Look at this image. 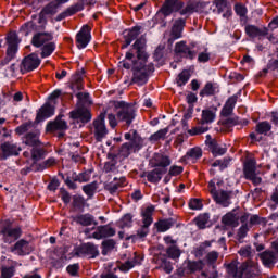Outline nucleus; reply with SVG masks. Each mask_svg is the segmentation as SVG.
Instances as JSON below:
<instances>
[{
	"mask_svg": "<svg viewBox=\"0 0 278 278\" xmlns=\"http://www.w3.org/2000/svg\"><path fill=\"white\" fill-rule=\"evenodd\" d=\"M25 144L28 147H38L40 144V132L38 130L28 132L25 137Z\"/></svg>",
	"mask_w": 278,
	"mask_h": 278,
	"instance_id": "obj_38",
	"label": "nucleus"
},
{
	"mask_svg": "<svg viewBox=\"0 0 278 278\" xmlns=\"http://www.w3.org/2000/svg\"><path fill=\"white\" fill-rule=\"evenodd\" d=\"M241 227L238 229L237 232V237L239 238V240H243V238H247V233H249V229H251L249 227V220H247L245 223H241Z\"/></svg>",
	"mask_w": 278,
	"mask_h": 278,
	"instance_id": "obj_59",
	"label": "nucleus"
},
{
	"mask_svg": "<svg viewBox=\"0 0 278 278\" xmlns=\"http://www.w3.org/2000/svg\"><path fill=\"white\" fill-rule=\"evenodd\" d=\"M245 34L249 38H262L263 36H268V28H260L255 25H245Z\"/></svg>",
	"mask_w": 278,
	"mask_h": 278,
	"instance_id": "obj_30",
	"label": "nucleus"
},
{
	"mask_svg": "<svg viewBox=\"0 0 278 278\" xmlns=\"http://www.w3.org/2000/svg\"><path fill=\"white\" fill-rule=\"evenodd\" d=\"M153 214H155V206L149 205L141 210V223L146 227H151L153 225Z\"/></svg>",
	"mask_w": 278,
	"mask_h": 278,
	"instance_id": "obj_29",
	"label": "nucleus"
},
{
	"mask_svg": "<svg viewBox=\"0 0 278 278\" xmlns=\"http://www.w3.org/2000/svg\"><path fill=\"white\" fill-rule=\"evenodd\" d=\"M166 253L170 260H179L181 257V250L177 245L167 248Z\"/></svg>",
	"mask_w": 278,
	"mask_h": 278,
	"instance_id": "obj_51",
	"label": "nucleus"
},
{
	"mask_svg": "<svg viewBox=\"0 0 278 278\" xmlns=\"http://www.w3.org/2000/svg\"><path fill=\"white\" fill-rule=\"evenodd\" d=\"M235 12L238 16L244 17L247 16V7L242 3L235 4Z\"/></svg>",
	"mask_w": 278,
	"mask_h": 278,
	"instance_id": "obj_64",
	"label": "nucleus"
},
{
	"mask_svg": "<svg viewBox=\"0 0 278 278\" xmlns=\"http://www.w3.org/2000/svg\"><path fill=\"white\" fill-rule=\"evenodd\" d=\"M0 160H8V157H12V155H18L21 153V147L7 141L0 146Z\"/></svg>",
	"mask_w": 278,
	"mask_h": 278,
	"instance_id": "obj_16",
	"label": "nucleus"
},
{
	"mask_svg": "<svg viewBox=\"0 0 278 278\" xmlns=\"http://www.w3.org/2000/svg\"><path fill=\"white\" fill-rule=\"evenodd\" d=\"M53 40V34L51 33H36L31 38V45L40 49L45 45L51 42Z\"/></svg>",
	"mask_w": 278,
	"mask_h": 278,
	"instance_id": "obj_20",
	"label": "nucleus"
},
{
	"mask_svg": "<svg viewBox=\"0 0 278 278\" xmlns=\"http://www.w3.org/2000/svg\"><path fill=\"white\" fill-rule=\"evenodd\" d=\"M273 129V125H270L268 122H261L256 125V132L266 136L268 131Z\"/></svg>",
	"mask_w": 278,
	"mask_h": 278,
	"instance_id": "obj_53",
	"label": "nucleus"
},
{
	"mask_svg": "<svg viewBox=\"0 0 278 278\" xmlns=\"http://www.w3.org/2000/svg\"><path fill=\"white\" fill-rule=\"evenodd\" d=\"M71 90L74 92H77V90H84V79L81 77L77 76L74 78L70 85Z\"/></svg>",
	"mask_w": 278,
	"mask_h": 278,
	"instance_id": "obj_56",
	"label": "nucleus"
},
{
	"mask_svg": "<svg viewBox=\"0 0 278 278\" xmlns=\"http://www.w3.org/2000/svg\"><path fill=\"white\" fill-rule=\"evenodd\" d=\"M40 62L41 61L40 58H38V54L31 53L22 60L20 71L23 74L31 73V71H36V68L40 66Z\"/></svg>",
	"mask_w": 278,
	"mask_h": 278,
	"instance_id": "obj_12",
	"label": "nucleus"
},
{
	"mask_svg": "<svg viewBox=\"0 0 278 278\" xmlns=\"http://www.w3.org/2000/svg\"><path fill=\"white\" fill-rule=\"evenodd\" d=\"M72 205L76 210H84L86 207V200L81 195H74Z\"/></svg>",
	"mask_w": 278,
	"mask_h": 278,
	"instance_id": "obj_55",
	"label": "nucleus"
},
{
	"mask_svg": "<svg viewBox=\"0 0 278 278\" xmlns=\"http://www.w3.org/2000/svg\"><path fill=\"white\" fill-rule=\"evenodd\" d=\"M220 92L218 83L208 81L200 91V97H216Z\"/></svg>",
	"mask_w": 278,
	"mask_h": 278,
	"instance_id": "obj_27",
	"label": "nucleus"
},
{
	"mask_svg": "<svg viewBox=\"0 0 278 278\" xmlns=\"http://www.w3.org/2000/svg\"><path fill=\"white\" fill-rule=\"evenodd\" d=\"M141 30H142V26H135L130 30H128L127 35L125 36V40L127 41V45H131L134 40H137V38L140 36Z\"/></svg>",
	"mask_w": 278,
	"mask_h": 278,
	"instance_id": "obj_39",
	"label": "nucleus"
},
{
	"mask_svg": "<svg viewBox=\"0 0 278 278\" xmlns=\"http://www.w3.org/2000/svg\"><path fill=\"white\" fill-rule=\"evenodd\" d=\"M92 28L88 25H84L81 29L76 35V46L78 49H86L92 40V35H90Z\"/></svg>",
	"mask_w": 278,
	"mask_h": 278,
	"instance_id": "obj_13",
	"label": "nucleus"
},
{
	"mask_svg": "<svg viewBox=\"0 0 278 278\" xmlns=\"http://www.w3.org/2000/svg\"><path fill=\"white\" fill-rule=\"evenodd\" d=\"M55 114V108L49 103H46L37 113L36 122L41 123L45 118H50Z\"/></svg>",
	"mask_w": 278,
	"mask_h": 278,
	"instance_id": "obj_31",
	"label": "nucleus"
},
{
	"mask_svg": "<svg viewBox=\"0 0 278 278\" xmlns=\"http://www.w3.org/2000/svg\"><path fill=\"white\" fill-rule=\"evenodd\" d=\"M127 186V178H114L113 181L105 185V190L110 192V194H117L121 188H125Z\"/></svg>",
	"mask_w": 278,
	"mask_h": 278,
	"instance_id": "obj_26",
	"label": "nucleus"
},
{
	"mask_svg": "<svg viewBox=\"0 0 278 278\" xmlns=\"http://www.w3.org/2000/svg\"><path fill=\"white\" fill-rule=\"evenodd\" d=\"M151 164L154 168H168L172 164L170 156L164 153H155L151 160Z\"/></svg>",
	"mask_w": 278,
	"mask_h": 278,
	"instance_id": "obj_22",
	"label": "nucleus"
},
{
	"mask_svg": "<svg viewBox=\"0 0 278 278\" xmlns=\"http://www.w3.org/2000/svg\"><path fill=\"white\" fill-rule=\"evenodd\" d=\"M146 177L150 184H157L162 179V172L160 169H153L148 172Z\"/></svg>",
	"mask_w": 278,
	"mask_h": 278,
	"instance_id": "obj_44",
	"label": "nucleus"
},
{
	"mask_svg": "<svg viewBox=\"0 0 278 278\" xmlns=\"http://www.w3.org/2000/svg\"><path fill=\"white\" fill-rule=\"evenodd\" d=\"M113 236H116V229L112 228L110 224L98 226L96 231L92 233V238L96 240H103V238H112Z\"/></svg>",
	"mask_w": 278,
	"mask_h": 278,
	"instance_id": "obj_18",
	"label": "nucleus"
},
{
	"mask_svg": "<svg viewBox=\"0 0 278 278\" xmlns=\"http://www.w3.org/2000/svg\"><path fill=\"white\" fill-rule=\"evenodd\" d=\"M97 181H93L91 184L83 186V192H85V194L89 197V199H92L94 197V192H97Z\"/></svg>",
	"mask_w": 278,
	"mask_h": 278,
	"instance_id": "obj_49",
	"label": "nucleus"
},
{
	"mask_svg": "<svg viewBox=\"0 0 278 278\" xmlns=\"http://www.w3.org/2000/svg\"><path fill=\"white\" fill-rule=\"evenodd\" d=\"M208 129H210V127L205 126V124L203 122H201L200 126L189 129L188 135L189 136H201V134H205V131H207Z\"/></svg>",
	"mask_w": 278,
	"mask_h": 278,
	"instance_id": "obj_50",
	"label": "nucleus"
},
{
	"mask_svg": "<svg viewBox=\"0 0 278 278\" xmlns=\"http://www.w3.org/2000/svg\"><path fill=\"white\" fill-rule=\"evenodd\" d=\"M58 13V4L55 2H50L48 5H46L39 13V23H47V20H45V16L51 14Z\"/></svg>",
	"mask_w": 278,
	"mask_h": 278,
	"instance_id": "obj_34",
	"label": "nucleus"
},
{
	"mask_svg": "<svg viewBox=\"0 0 278 278\" xmlns=\"http://www.w3.org/2000/svg\"><path fill=\"white\" fill-rule=\"evenodd\" d=\"M229 162H231V159H223V160H216L215 162L211 163L212 168L219 167L220 170H225L229 166Z\"/></svg>",
	"mask_w": 278,
	"mask_h": 278,
	"instance_id": "obj_58",
	"label": "nucleus"
},
{
	"mask_svg": "<svg viewBox=\"0 0 278 278\" xmlns=\"http://www.w3.org/2000/svg\"><path fill=\"white\" fill-rule=\"evenodd\" d=\"M142 149V138L138 135H135L130 139V141L124 143L121 148V153L124 157H129L131 153H136V151H140Z\"/></svg>",
	"mask_w": 278,
	"mask_h": 278,
	"instance_id": "obj_10",
	"label": "nucleus"
},
{
	"mask_svg": "<svg viewBox=\"0 0 278 278\" xmlns=\"http://www.w3.org/2000/svg\"><path fill=\"white\" fill-rule=\"evenodd\" d=\"M142 255L135 252L134 257L126 261L125 263H121L118 265V268L122 273H129V270H131V268H134L135 266H140V264H142Z\"/></svg>",
	"mask_w": 278,
	"mask_h": 278,
	"instance_id": "obj_21",
	"label": "nucleus"
},
{
	"mask_svg": "<svg viewBox=\"0 0 278 278\" xmlns=\"http://www.w3.org/2000/svg\"><path fill=\"white\" fill-rule=\"evenodd\" d=\"M21 31L24 34V36H29L31 31H36V23L34 22H27L24 25L21 26Z\"/></svg>",
	"mask_w": 278,
	"mask_h": 278,
	"instance_id": "obj_57",
	"label": "nucleus"
},
{
	"mask_svg": "<svg viewBox=\"0 0 278 278\" xmlns=\"http://www.w3.org/2000/svg\"><path fill=\"white\" fill-rule=\"evenodd\" d=\"M74 223L81 225V227H90V225H97L94 216L91 214H80L73 217Z\"/></svg>",
	"mask_w": 278,
	"mask_h": 278,
	"instance_id": "obj_32",
	"label": "nucleus"
},
{
	"mask_svg": "<svg viewBox=\"0 0 278 278\" xmlns=\"http://www.w3.org/2000/svg\"><path fill=\"white\" fill-rule=\"evenodd\" d=\"M167 134H168V128L160 129L159 131H156L150 136V141L157 142L160 140H164V138H166Z\"/></svg>",
	"mask_w": 278,
	"mask_h": 278,
	"instance_id": "obj_52",
	"label": "nucleus"
},
{
	"mask_svg": "<svg viewBox=\"0 0 278 278\" xmlns=\"http://www.w3.org/2000/svg\"><path fill=\"white\" fill-rule=\"evenodd\" d=\"M185 27H186V20L184 18L176 20L172 27L169 42H175V40H179V38H181V34Z\"/></svg>",
	"mask_w": 278,
	"mask_h": 278,
	"instance_id": "obj_23",
	"label": "nucleus"
},
{
	"mask_svg": "<svg viewBox=\"0 0 278 278\" xmlns=\"http://www.w3.org/2000/svg\"><path fill=\"white\" fill-rule=\"evenodd\" d=\"M68 129V124H66V121L62 118H56L54 122H50L47 125V131L53 132V131H66Z\"/></svg>",
	"mask_w": 278,
	"mask_h": 278,
	"instance_id": "obj_33",
	"label": "nucleus"
},
{
	"mask_svg": "<svg viewBox=\"0 0 278 278\" xmlns=\"http://www.w3.org/2000/svg\"><path fill=\"white\" fill-rule=\"evenodd\" d=\"M153 263L156 264V268H163L167 274L173 273V265L166 257V255L160 253L153 256Z\"/></svg>",
	"mask_w": 278,
	"mask_h": 278,
	"instance_id": "obj_24",
	"label": "nucleus"
},
{
	"mask_svg": "<svg viewBox=\"0 0 278 278\" xmlns=\"http://www.w3.org/2000/svg\"><path fill=\"white\" fill-rule=\"evenodd\" d=\"M222 186H224L223 180L213 179L208 182V192L217 205L229 207L233 192L220 189Z\"/></svg>",
	"mask_w": 278,
	"mask_h": 278,
	"instance_id": "obj_4",
	"label": "nucleus"
},
{
	"mask_svg": "<svg viewBox=\"0 0 278 278\" xmlns=\"http://www.w3.org/2000/svg\"><path fill=\"white\" fill-rule=\"evenodd\" d=\"M194 223L199 229H205L207 223H210V215L204 213L194 218Z\"/></svg>",
	"mask_w": 278,
	"mask_h": 278,
	"instance_id": "obj_47",
	"label": "nucleus"
},
{
	"mask_svg": "<svg viewBox=\"0 0 278 278\" xmlns=\"http://www.w3.org/2000/svg\"><path fill=\"white\" fill-rule=\"evenodd\" d=\"M132 49L136 50L137 61L134 62L131 81L132 84H137V86H144L149 81V75L155 71L153 63L147 65V60H149V54H147V38L141 36L136 39Z\"/></svg>",
	"mask_w": 278,
	"mask_h": 278,
	"instance_id": "obj_1",
	"label": "nucleus"
},
{
	"mask_svg": "<svg viewBox=\"0 0 278 278\" xmlns=\"http://www.w3.org/2000/svg\"><path fill=\"white\" fill-rule=\"evenodd\" d=\"M189 80H190V72L185 70L178 75L176 79V84L177 86H186V84H188Z\"/></svg>",
	"mask_w": 278,
	"mask_h": 278,
	"instance_id": "obj_54",
	"label": "nucleus"
},
{
	"mask_svg": "<svg viewBox=\"0 0 278 278\" xmlns=\"http://www.w3.org/2000/svg\"><path fill=\"white\" fill-rule=\"evenodd\" d=\"M216 118V112L212 111L210 109L202 111V123H214V119Z\"/></svg>",
	"mask_w": 278,
	"mask_h": 278,
	"instance_id": "obj_48",
	"label": "nucleus"
},
{
	"mask_svg": "<svg viewBox=\"0 0 278 278\" xmlns=\"http://www.w3.org/2000/svg\"><path fill=\"white\" fill-rule=\"evenodd\" d=\"M81 10H84V4L72 5L59 14L56 16V21H64V18H67V16H73L74 14H77V12H81Z\"/></svg>",
	"mask_w": 278,
	"mask_h": 278,
	"instance_id": "obj_35",
	"label": "nucleus"
},
{
	"mask_svg": "<svg viewBox=\"0 0 278 278\" xmlns=\"http://www.w3.org/2000/svg\"><path fill=\"white\" fill-rule=\"evenodd\" d=\"M3 242L5 244H12L16 242L23 236V229L21 227L4 226L1 229Z\"/></svg>",
	"mask_w": 278,
	"mask_h": 278,
	"instance_id": "obj_11",
	"label": "nucleus"
},
{
	"mask_svg": "<svg viewBox=\"0 0 278 278\" xmlns=\"http://www.w3.org/2000/svg\"><path fill=\"white\" fill-rule=\"evenodd\" d=\"M227 273L233 278H255L262 275L260 270V264L255 261L248 260L242 263L239 267L236 263L227 265Z\"/></svg>",
	"mask_w": 278,
	"mask_h": 278,
	"instance_id": "obj_3",
	"label": "nucleus"
},
{
	"mask_svg": "<svg viewBox=\"0 0 278 278\" xmlns=\"http://www.w3.org/2000/svg\"><path fill=\"white\" fill-rule=\"evenodd\" d=\"M41 47V58H49L55 51V42L53 41H49Z\"/></svg>",
	"mask_w": 278,
	"mask_h": 278,
	"instance_id": "obj_46",
	"label": "nucleus"
},
{
	"mask_svg": "<svg viewBox=\"0 0 278 278\" xmlns=\"http://www.w3.org/2000/svg\"><path fill=\"white\" fill-rule=\"evenodd\" d=\"M213 8L215 14H223L224 18H231V7L227 0H214Z\"/></svg>",
	"mask_w": 278,
	"mask_h": 278,
	"instance_id": "obj_17",
	"label": "nucleus"
},
{
	"mask_svg": "<svg viewBox=\"0 0 278 278\" xmlns=\"http://www.w3.org/2000/svg\"><path fill=\"white\" fill-rule=\"evenodd\" d=\"M210 149H211V153H213V155H215V156L225 155L227 153V148L222 147L216 141H211L210 142Z\"/></svg>",
	"mask_w": 278,
	"mask_h": 278,
	"instance_id": "obj_42",
	"label": "nucleus"
},
{
	"mask_svg": "<svg viewBox=\"0 0 278 278\" xmlns=\"http://www.w3.org/2000/svg\"><path fill=\"white\" fill-rule=\"evenodd\" d=\"M131 225H134V215L129 213L125 214L118 222V227H121V229H127L131 227Z\"/></svg>",
	"mask_w": 278,
	"mask_h": 278,
	"instance_id": "obj_43",
	"label": "nucleus"
},
{
	"mask_svg": "<svg viewBox=\"0 0 278 278\" xmlns=\"http://www.w3.org/2000/svg\"><path fill=\"white\" fill-rule=\"evenodd\" d=\"M256 166L257 162L255 161V159H249L244 163L243 173L245 179L252 181L254 186H260V184H262V178H260V176H257V174L255 173L257 170Z\"/></svg>",
	"mask_w": 278,
	"mask_h": 278,
	"instance_id": "obj_9",
	"label": "nucleus"
},
{
	"mask_svg": "<svg viewBox=\"0 0 278 278\" xmlns=\"http://www.w3.org/2000/svg\"><path fill=\"white\" fill-rule=\"evenodd\" d=\"M175 225V220L173 218L167 219H160L154 224V227L157 229L160 233H164L165 231H168Z\"/></svg>",
	"mask_w": 278,
	"mask_h": 278,
	"instance_id": "obj_37",
	"label": "nucleus"
},
{
	"mask_svg": "<svg viewBox=\"0 0 278 278\" xmlns=\"http://www.w3.org/2000/svg\"><path fill=\"white\" fill-rule=\"evenodd\" d=\"M175 53H177L181 58H186L187 60H194V58H197V52L190 49V47L186 45V41H180L176 43Z\"/></svg>",
	"mask_w": 278,
	"mask_h": 278,
	"instance_id": "obj_19",
	"label": "nucleus"
},
{
	"mask_svg": "<svg viewBox=\"0 0 278 278\" xmlns=\"http://www.w3.org/2000/svg\"><path fill=\"white\" fill-rule=\"evenodd\" d=\"M236 103H238V96L228 98L222 110L223 116H230V114L233 112V109L236 108Z\"/></svg>",
	"mask_w": 278,
	"mask_h": 278,
	"instance_id": "obj_36",
	"label": "nucleus"
},
{
	"mask_svg": "<svg viewBox=\"0 0 278 278\" xmlns=\"http://www.w3.org/2000/svg\"><path fill=\"white\" fill-rule=\"evenodd\" d=\"M71 118L74 121H80V123H88L91 121L92 115L88 109H77L70 113Z\"/></svg>",
	"mask_w": 278,
	"mask_h": 278,
	"instance_id": "obj_28",
	"label": "nucleus"
},
{
	"mask_svg": "<svg viewBox=\"0 0 278 278\" xmlns=\"http://www.w3.org/2000/svg\"><path fill=\"white\" fill-rule=\"evenodd\" d=\"M10 251L11 253H15V255H29L34 251V248L29 244V241L20 239L10 248Z\"/></svg>",
	"mask_w": 278,
	"mask_h": 278,
	"instance_id": "obj_15",
	"label": "nucleus"
},
{
	"mask_svg": "<svg viewBox=\"0 0 278 278\" xmlns=\"http://www.w3.org/2000/svg\"><path fill=\"white\" fill-rule=\"evenodd\" d=\"M247 220H249V213L241 214L238 208L228 212L222 218V223L226 227H238L240 223H247Z\"/></svg>",
	"mask_w": 278,
	"mask_h": 278,
	"instance_id": "obj_7",
	"label": "nucleus"
},
{
	"mask_svg": "<svg viewBox=\"0 0 278 278\" xmlns=\"http://www.w3.org/2000/svg\"><path fill=\"white\" fill-rule=\"evenodd\" d=\"M187 270L190 273H199L200 270H203V261H188Z\"/></svg>",
	"mask_w": 278,
	"mask_h": 278,
	"instance_id": "obj_45",
	"label": "nucleus"
},
{
	"mask_svg": "<svg viewBox=\"0 0 278 278\" xmlns=\"http://www.w3.org/2000/svg\"><path fill=\"white\" fill-rule=\"evenodd\" d=\"M33 123L31 122H27L25 124H22L21 126H18L16 129H15V132L18 135V136H23V134H26V131H29V129H31L33 127Z\"/></svg>",
	"mask_w": 278,
	"mask_h": 278,
	"instance_id": "obj_63",
	"label": "nucleus"
},
{
	"mask_svg": "<svg viewBox=\"0 0 278 278\" xmlns=\"http://www.w3.org/2000/svg\"><path fill=\"white\" fill-rule=\"evenodd\" d=\"M81 249H83V252L85 253V255H87V257L94 258V257H97V255H99V250L92 243H87V244L83 245Z\"/></svg>",
	"mask_w": 278,
	"mask_h": 278,
	"instance_id": "obj_41",
	"label": "nucleus"
},
{
	"mask_svg": "<svg viewBox=\"0 0 278 278\" xmlns=\"http://www.w3.org/2000/svg\"><path fill=\"white\" fill-rule=\"evenodd\" d=\"M16 269L14 267L2 266L0 278H13Z\"/></svg>",
	"mask_w": 278,
	"mask_h": 278,
	"instance_id": "obj_61",
	"label": "nucleus"
},
{
	"mask_svg": "<svg viewBox=\"0 0 278 278\" xmlns=\"http://www.w3.org/2000/svg\"><path fill=\"white\" fill-rule=\"evenodd\" d=\"M30 155L33 162H38L39 160H42L45 157V149L34 148Z\"/></svg>",
	"mask_w": 278,
	"mask_h": 278,
	"instance_id": "obj_60",
	"label": "nucleus"
},
{
	"mask_svg": "<svg viewBox=\"0 0 278 278\" xmlns=\"http://www.w3.org/2000/svg\"><path fill=\"white\" fill-rule=\"evenodd\" d=\"M21 43V39H18V35L14 31H11L7 36V56L2 61V64H10L14 58H16V53H18V45Z\"/></svg>",
	"mask_w": 278,
	"mask_h": 278,
	"instance_id": "obj_5",
	"label": "nucleus"
},
{
	"mask_svg": "<svg viewBox=\"0 0 278 278\" xmlns=\"http://www.w3.org/2000/svg\"><path fill=\"white\" fill-rule=\"evenodd\" d=\"M184 3L180 0H165L159 12L163 16H170L173 12H179L180 16H190L194 12H202L205 5L198 0L189 1L184 8Z\"/></svg>",
	"mask_w": 278,
	"mask_h": 278,
	"instance_id": "obj_2",
	"label": "nucleus"
},
{
	"mask_svg": "<svg viewBox=\"0 0 278 278\" xmlns=\"http://www.w3.org/2000/svg\"><path fill=\"white\" fill-rule=\"evenodd\" d=\"M104 172L106 173H117L118 168L116 167V157H113L111 161H108L104 164Z\"/></svg>",
	"mask_w": 278,
	"mask_h": 278,
	"instance_id": "obj_62",
	"label": "nucleus"
},
{
	"mask_svg": "<svg viewBox=\"0 0 278 278\" xmlns=\"http://www.w3.org/2000/svg\"><path fill=\"white\" fill-rule=\"evenodd\" d=\"M75 181H78L79 184H86L90 181V174L84 172L80 174L73 173L72 176H67L65 184L70 190H77V184H75Z\"/></svg>",
	"mask_w": 278,
	"mask_h": 278,
	"instance_id": "obj_14",
	"label": "nucleus"
},
{
	"mask_svg": "<svg viewBox=\"0 0 278 278\" xmlns=\"http://www.w3.org/2000/svg\"><path fill=\"white\" fill-rule=\"evenodd\" d=\"M185 157L191 160V162H197V160L203 157V150L201 148H192L186 153Z\"/></svg>",
	"mask_w": 278,
	"mask_h": 278,
	"instance_id": "obj_40",
	"label": "nucleus"
},
{
	"mask_svg": "<svg viewBox=\"0 0 278 278\" xmlns=\"http://www.w3.org/2000/svg\"><path fill=\"white\" fill-rule=\"evenodd\" d=\"M119 110L117 111V121L124 123L126 127H129L136 119V109L134 105L127 104L125 102L119 103Z\"/></svg>",
	"mask_w": 278,
	"mask_h": 278,
	"instance_id": "obj_6",
	"label": "nucleus"
},
{
	"mask_svg": "<svg viewBox=\"0 0 278 278\" xmlns=\"http://www.w3.org/2000/svg\"><path fill=\"white\" fill-rule=\"evenodd\" d=\"M108 127L105 126V115L101 114L91 125V134L97 142H102L103 138L108 136Z\"/></svg>",
	"mask_w": 278,
	"mask_h": 278,
	"instance_id": "obj_8",
	"label": "nucleus"
},
{
	"mask_svg": "<svg viewBox=\"0 0 278 278\" xmlns=\"http://www.w3.org/2000/svg\"><path fill=\"white\" fill-rule=\"evenodd\" d=\"M260 260L266 268H273L277 264L278 254L273 251H264L260 254Z\"/></svg>",
	"mask_w": 278,
	"mask_h": 278,
	"instance_id": "obj_25",
	"label": "nucleus"
}]
</instances>
